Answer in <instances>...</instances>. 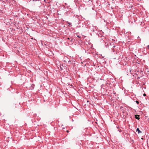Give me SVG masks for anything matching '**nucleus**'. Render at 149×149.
Here are the masks:
<instances>
[{
    "label": "nucleus",
    "mask_w": 149,
    "mask_h": 149,
    "mask_svg": "<svg viewBox=\"0 0 149 149\" xmlns=\"http://www.w3.org/2000/svg\"><path fill=\"white\" fill-rule=\"evenodd\" d=\"M67 39L68 40H70V38H67Z\"/></svg>",
    "instance_id": "0eeeda50"
},
{
    "label": "nucleus",
    "mask_w": 149,
    "mask_h": 149,
    "mask_svg": "<svg viewBox=\"0 0 149 149\" xmlns=\"http://www.w3.org/2000/svg\"><path fill=\"white\" fill-rule=\"evenodd\" d=\"M136 131H138V133H141V132L139 130V128H138L136 129Z\"/></svg>",
    "instance_id": "f03ea898"
},
{
    "label": "nucleus",
    "mask_w": 149,
    "mask_h": 149,
    "mask_svg": "<svg viewBox=\"0 0 149 149\" xmlns=\"http://www.w3.org/2000/svg\"><path fill=\"white\" fill-rule=\"evenodd\" d=\"M44 1H45V2L46 1L45 0H44Z\"/></svg>",
    "instance_id": "9d476101"
},
{
    "label": "nucleus",
    "mask_w": 149,
    "mask_h": 149,
    "mask_svg": "<svg viewBox=\"0 0 149 149\" xmlns=\"http://www.w3.org/2000/svg\"><path fill=\"white\" fill-rule=\"evenodd\" d=\"M146 94H145V93H144V94H143V95L144 96H146Z\"/></svg>",
    "instance_id": "423d86ee"
},
{
    "label": "nucleus",
    "mask_w": 149,
    "mask_h": 149,
    "mask_svg": "<svg viewBox=\"0 0 149 149\" xmlns=\"http://www.w3.org/2000/svg\"><path fill=\"white\" fill-rule=\"evenodd\" d=\"M73 39H71V40H70V42H71V44H72V43H73L72 42H73Z\"/></svg>",
    "instance_id": "7ed1b4c3"
},
{
    "label": "nucleus",
    "mask_w": 149,
    "mask_h": 149,
    "mask_svg": "<svg viewBox=\"0 0 149 149\" xmlns=\"http://www.w3.org/2000/svg\"><path fill=\"white\" fill-rule=\"evenodd\" d=\"M67 132H68V131H67Z\"/></svg>",
    "instance_id": "9b49d317"
},
{
    "label": "nucleus",
    "mask_w": 149,
    "mask_h": 149,
    "mask_svg": "<svg viewBox=\"0 0 149 149\" xmlns=\"http://www.w3.org/2000/svg\"><path fill=\"white\" fill-rule=\"evenodd\" d=\"M113 47H114V48L115 47H116V46H113Z\"/></svg>",
    "instance_id": "1a4fd4ad"
},
{
    "label": "nucleus",
    "mask_w": 149,
    "mask_h": 149,
    "mask_svg": "<svg viewBox=\"0 0 149 149\" xmlns=\"http://www.w3.org/2000/svg\"><path fill=\"white\" fill-rule=\"evenodd\" d=\"M136 102L137 103V104H139V102H138V101H136Z\"/></svg>",
    "instance_id": "20e7f679"
},
{
    "label": "nucleus",
    "mask_w": 149,
    "mask_h": 149,
    "mask_svg": "<svg viewBox=\"0 0 149 149\" xmlns=\"http://www.w3.org/2000/svg\"><path fill=\"white\" fill-rule=\"evenodd\" d=\"M77 37L79 38H80V36H77Z\"/></svg>",
    "instance_id": "39448f33"
},
{
    "label": "nucleus",
    "mask_w": 149,
    "mask_h": 149,
    "mask_svg": "<svg viewBox=\"0 0 149 149\" xmlns=\"http://www.w3.org/2000/svg\"><path fill=\"white\" fill-rule=\"evenodd\" d=\"M135 118L136 119H137L138 120H139V116L138 115H135Z\"/></svg>",
    "instance_id": "f257e3e1"
},
{
    "label": "nucleus",
    "mask_w": 149,
    "mask_h": 149,
    "mask_svg": "<svg viewBox=\"0 0 149 149\" xmlns=\"http://www.w3.org/2000/svg\"><path fill=\"white\" fill-rule=\"evenodd\" d=\"M148 48L149 49V45H148Z\"/></svg>",
    "instance_id": "6e6552de"
}]
</instances>
